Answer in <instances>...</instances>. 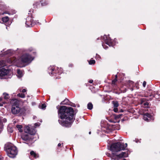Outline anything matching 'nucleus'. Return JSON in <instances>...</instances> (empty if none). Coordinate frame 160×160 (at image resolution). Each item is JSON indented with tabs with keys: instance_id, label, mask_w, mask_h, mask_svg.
Masks as SVG:
<instances>
[{
	"instance_id": "f8f14e48",
	"label": "nucleus",
	"mask_w": 160,
	"mask_h": 160,
	"mask_svg": "<svg viewBox=\"0 0 160 160\" xmlns=\"http://www.w3.org/2000/svg\"><path fill=\"white\" fill-rule=\"evenodd\" d=\"M119 156H120L121 158H122L127 157L128 156V151H127L126 152H122L121 153L118 154Z\"/></svg>"
},
{
	"instance_id": "ea45409f",
	"label": "nucleus",
	"mask_w": 160,
	"mask_h": 160,
	"mask_svg": "<svg viewBox=\"0 0 160 160\" xmlns=\"http://www.w3.org/2000/svg\"><path fill=\"white\" fill-rule=\"evenodd\" d=\"M128 83H129L130 84H132L134 82L133 81H128Z\"/></svg>"
},
{
	"instance_id": "aec40b11",
	"label": "nucleus",
	"mask_w": 160,
	"mask_h": 160,
	"mask_svg": "<svg viewBox=\"0 0 160 160\" xmlns=\"http://www.w3.org/2000/svg\"><path fill=\"white\" fill-rule=\"evenodd\" d=\"M87 108L89 110H92L93 108V105L91 102H89L87 105Z\"/></svg>"
},
{
	"instance_id": "a211bd4d",
	"label": "nucleus",
	"mask_w": 160,
	"mask_h": 160,
	"mask_svg": "<svg viewBox=\"0 0 160 160\" xmlns=\"http://www.w3.org/2000/svg\"><path fill=\"white\" fill-rule=\"evenodd\" d=\"M114 107H118L119 106V104L118 101H112Z\"/></svg>"
},
{
	"instance_id": "9b49d317",
	"label": "nucleus",
	"mask_w": 160,
	"mask_h": 160,
	"mask_svg": "<svg viewBox=\"0 0 160 160\" xmlns=\"http://www.w3.org/2000/svg\"><path fill=\"white\" fill-rule=\"evenodd\" d=\"M8 71L4 68L0 69V76L1 77L7 75L8 73Z\"/></svg>"
},
{
	"instance_id": "de8ad7c7",
	"label": "nucleus",
	"mask_w": 160,
	"mask_h": 160,
	"mask_svg": "<svg viewBox=\"0 0 160 160\" xmlns=\"http://www.w3.org/2000/svg\"><path fill=\"white\" fill-rule=\"evenodd\" d=\"M123 111L122 110V109H121L120 111H119V112H122Z\"/></svg>"
},
{
	"instance_id": "1a4fd4ad",
	"label": "nucleus",
	"mask_w": 160,
	"mask_h": 160,
	"mask_svg": "<svg viewBox=\"0 0 160 160\" xmlns=\"http://www.w3.org/2000/svg\"><path fill=\"white\" fill-rule=\"evenodd\" d=\"M33 20L32 17H28L26 18L25 22L27 27H32L33 26Z\"/></svg>"
},
{
	"instance_id": "72a5a7b5",
	"label": "nucleus",
	"mask_w": 160,
	"mask_h": 160,
	"mask_svg": "<svg viewBox=\"0 0 160 160\" xmlns=\"http://www.w3.org/2000/svg\"><path fill=\"white\" fill-rule=\"evenodd\" d=\"M17 73L18 74H19L20 75H21L22 72L20 70H18L17 71Z\"/></svg>"
},
{
	"instance_id": "f03ea898",
	"label": "nucleus",
	"mask_w": 160,
	"mask_h": 160,
	"mask_svg": "<svg viewBox=\"0 0 160 160\" xmlns=\"http://www.w3.org/2000/svg\"><path fill=\"white\" fill-rule=\"evenodd\" d=\"M25 133H22L21 138L24 141V142L28 145H31L34 138L32 135L36 133V131L34 129L31 128L28 126H27L24 129Z\"/></svg>"
},
{
	"instance_id": "0eeeda50",
	"label": "nucleus",
	"mask_w": 160,
	"mask_h": 160,
	"mask_svg": "<svg viewBox=\"0 0 160 160\" xmlns=\"http://www.w3.org/2000/svg\"><path fill=\"white\" fill-rule=\"evenodd\" d=\"M49 73L53 76H56L57 74L60 75L62 72V71L58 68L50 67L49 68Z\"/></svg>"
},
{
	"instance_id": "2eb2a0df",
	"label": "nucleus",
	"mask_w": 160,
	"mask_h": 160,
	"mask_svg": "<svg viewBox=\"0 0 160 160\" xmlns=\"http://www.w3.org/2000/svg\"><path fill=\"white\" fill-rule=\"evenodd\" d=\"M2 20L3 22L7 23L9 20V18L8 17L6 16L2 17Z\"/></svg>"
},
{
	"instance_id": "f257e3e1",
	"label": "nucleus",
	"mask_w": 160,
	"mask_h": 160,
	"mask_svg": "<svg viewBox=\"0 0 160 160\" xmlns=\"http://www.w3.org/2000/svg\"><path fill=\"white\" fill-rule=\"evenodd\" d=\"M58 109V114L59 118L61 119H59V123L63 127L66 128L71 127L72 123L75 119V113L72 107H67L65 106H60Z\"/></svg>"
},
{
	"instance_id": "ddd939ff",
	"label": "nucleus",
	"mask_w": 160,
	"mask_h": 160,
	"mask_svg": "<svg viewBox=\"0 0 160 160\" xmlns=\"http://www.w3.org/2000/svg\"><path fill=\"white\" fill-rule=\"evenodd\" d=\"M17 59L15 57H13L11 58L8 60V62H10L11 63L14 64L16 62Z\"/></svg>"
},
{
	"instance_id": "6e6552de",
	"label": "nucleus",
	"mask_w": 160,
	"mask_h": 160,
	"mask_svg": "<svg viewBox=\"0 0 160 160\" xmlns=\"http://www.w3.org/2000/svg\"><path fill=\"white\" fill-rule=\"evenodd\" d=\"M149 96L150 97H152L151 98H150V100H152L153 98H155L157 100L160 101V94L158 92L152 91Z\"/></svg>"
},
{
	"instance_id": "473e14b6",
	"label": "nucleus",
	"mask_w": 160,
	"mask_h": 160,
	"mask_svg": "<svg viewBox=\"0 0 160 160\" xmlns=\"http://www.w3.org/2000/svg\"><path fill=\"white\" fill-rule=\"evenodd\" d=\"M142 104H143L145 106H148L149 105V103L147 101L144 103H143Z\"/></svg>"
},
{
	"instance_id": "c85d7f7f",
	"label": "nucleus",
	"mask_w": 160,
	"mask_h": 160,
	"mask_svg": "<svg viewBox=\"0 0 160 160\" xmlns=\"http://www.w3.org/2000/svg\"><path fill=\"white\" fill-rule=\"evenodd\" d=\"M121 114H118L117 115H116L115 116V119H119L121 118Z\"/></svg>"
},
{
	"instance_id": "79ce46f5",
	"label": "nucleus",
	"mask_w": 160,
	"mask_h": 160,
	"mask_svg": "<svg viewBox=\"0 0 160 160\" xmlns=\"http://www.w3.org/2000/svg\"><path fill=\"white\" fill-rule=\"evenodd\" d=\"M26 92V90L25 89H23L22 90V92L23 93H24Z\"/></svg>"
},
{
	"instance_id": "4d7b16f0",
	"label": "nucleus",
	"mask_w": 160,
	"mask_h": 160,
	"mask_svg": "<svg viewBox=\"0 0 160 160\" xmlns=\"http://www.w3.org/2000/svg\"><path fill=\"white\" fill-rule=\"evenodd\" d=\"M123 160H126L124 158L123 159Z\"/></svg>"
},
{
	"instance_id": "4c0bfd02",
	"label": "nucleus",
	"mask_w": 160,
	"mask_h": 160,
	"mask_svg": "<svg viewBox=\"0 0 160 160\" xmlns=\"http://www.w3.org/2000/svg\"><path fill=\"white\" fill-rule=\"evenodd\" d=\"M70 105H71V106L74 107H76V105L75 104H74L73 103H72V104H71Z\"/></svg>"
},
{
	"instance_id": "f3484780",
	"label": "nucleus",
	"mask_w": 160,
	"mask_h": 160,
	"mask_svg": "<svg viewBox=\"0 0 160 160\" xmlns=\"http://www.w3.org/2000/svg\"><path fill=\"white\" fill-rule=\"evenodd\" d=\"M16 127L18 128L19 131L20 132H22L23 131L22 128V126L21 125H17L16 126Z\"/></svg>"
},
{
	"instance_id": "c756f323",
	"label": "nucleus",
	"mask_w": 160,
	"mask_h": 160,
	"mask_svg": "<svg viewBox=\"0 0 160 160\" xmlns=\"http://www.w3.org/2000/svg\"><path fill=\"white\" fill-rule=\"evenodd\" d=\"M113 111L115 112H118V109L117 107H114L113 109Z\"/></svg>"
},
{
	"instance_id": "5701e85b",
	"label": "nucleus",
	"mask_w": 160,
	"mask_h": 160,
	"mask_svg": "<svg viewBox=\"0 0 160 160\" xmlns=\"http://www.w3.org/2000/svg\"><path fill=\"white\" fill-rule=\"evenodd\" d=\"M95 63V61L94 60H90L89 61V63L90 65L94 64Z\"/></svg>"
},
{
	"instance_id": "5fc2aeb1",
	"label": "nucleus",
	"mask_w": 160,
	"mask_h": 160,
	"mask_svg": "<svg viewBox=\"0 0 160 160\" xmlns=\"http://www.w3.org/2000/svg\"><path fill=\"white\" fill-rule=\"evenodd\" d=\"M38 3H38V2H36V4H38Z\"/></svg>"
},
{
	"instance_id": "864d4df0",
	"label": "nucleus",
	"mask_w": 160,
	"mask_h": 160,
	"mask_svg": "<svg viewBox=\"0 0 160 160\" xmlns=\"http://www.w3.org/2000/svg\"><path fill=\"white\" fill-rule=\"evenodd\" d=\"M91 132L90 131L89 132V134H91Z\"/></svg>"
},
{
	"instance_id": "58836bf2",
	"label": "nucleus",
	"mask_w": 160,
	"mask_h": 160,
	"mask_svg": "<svg viewBox=\"0 0 160 160\" xmlns=\"http://www.w3.org/2000/svg\"><path fill=\"white\" fill-rule=\"evenodd\" d=\"M143 118L144 120H145V121H146L148 120L147 117H146V116L144 115L143 116Z\"/></svg>"
},
{
	"instance_id": "3c124183",
	"label": "nucleus",
	"mask_w": 160,
	"mask_h": 160,
	"mask_svg": "<svg viewBox=\"0 0 160 160\" xmlns=\"http://www.w3.org/2000/svg\"><path fill=\"white\" fill-rule=\"evenodd\" d=\"M2 98H0V101H2Z\"/></svg>"
},
{
	"instance_id": "cd10ccee",
	"label": "nucleus",
	"mask_w": 160,
	"mask_h": 160,
	"mask_svg": "<svg viewBox=\"0 0 160 160\" xmlns=\"http://www.w3.org/2000/svg\"><path fill=\"white\" fill-rule=\"evenodd\" d=\"M147 100L146 98H142L141 100V104H142L143 103L146 102Z\"/></svg>"
},
{
	"instance_id": "7ed1b4c3",
	"label": "nucleus",
	"mask_w": 160,
	"mask_h": 160,
	"mask_svg": "<svg viewBox=\"0 0 160 160\" xmlns=\"http://www.w3.org/2000/svg\"><path fill=\"white\" fill-rule=\"evenodd\" d=\"M125 146L124 143L118 142L112 144L111 145L110 150L112 152V156L111 159L114 160H118L120 158V156H119L118 154H116L115 153V152H117L120 151L122 150L125 149V148L127 146V144H125Z\"/></svg>"
},
{
	"instance_id": "423d86ee",
	"label": "nucleus",
	"mask_w": 160,
	"mask_h": 160,
	"mask_svg": "<svg viewBox=\"0 0 160 160\" xmlns=\"http://www.w3.org/2000/svg\"><path fill=\"white\" fill-rule=\"evenodd\" d=\"M31 55L28 53L23 54L19 58V60L22 63H26L30 62L33 60Z\"/></svg>"
},
{
	"instance_id": "8fccbe9b",
	"label": "nucleus",
	"mask_w": 160,
	"mask_h": 160,
	"mask_svg": "<svg viewBox=\"0 0 160 160\" xmlns=\"http://www.w3.org/2000/svg\"><path fill=\"white\" fill-rule=\"evenodd\" d=\"M0 160H3V158L1 157H0Z\"/></svg>"
},
{
	"instance_id": "a878e982",
	"label": "nucleus",
	"mask_w": 160,
	"mask_h": 160,
	"mask_svg": "<svg viewBox=\"0 0 160 160\" xmlns=\"http://www.w3.org/2000/svg\"><path fill=\"white\" fill-rule=\"evenodd\" d=\"M144 116L150 118H151L152 117V115L148 113H145L144 114Z\"/></svg>"
},
{
	"instance_id": "20e7f679",
	"label": "nucleus",
	"mask_w": 160,
	"mask_h": 160,
	"mask_svg": "<svg viewBox=\"0 0 160 160\" xmlns=\"http://www.w3.org/2000/svg\"><path fill=\"white\" fill-rule=\"evenodd\" d=\"M12 113L13 114H19L21 115H24L26 113V109L24 108L19 107V102L16 99H14L12 100Z\"/></svg>"
},
{
	"instance_id": "4be33fe9",
	"label": "nucleus",
	"mask_w": 160,
	"mask_h": 160,
	"mask_svg": "<svg viewBox=\"0 0 160 160\" xmlns=\"http://www.w3.org/2000/svg\"><path fill=\"white\" fill-rule=\"evenodd\" d=\"M18 96L21 98H24L25 97L24 94L22 93H19L18 94Z\"/></svg>"
},
{
	"instance_id": "c03bdc74",
	"label": "nucleus",
	"mask_w": 160,
	"mask_h": 160,
	"mask_svg": "<svg viewBox=\"0 0 160 160\" xmlns=\"http://www.w3.org/2000/svg\"><path fill=\"white\" fill-rule=\"evenodd\" d=\"M118 76L117 75H116L115 76V78L114 79H116V80H117Z\"/></svg>"
},
{
	"instance_id": "bb28decb",
	"label": "nucleus",
	"mask_w": 160,
	"mask_h": 160,
	"mask_svg": "<svg viewBox=\"0 0 160 160\" xmlns=\"http://www.w3.org/2000/svg\"><path fill=\"white\" fill-rule=\"evenodd\" d=\"M3 51H4V50H3L1 52V53L0 54L2 55V57L4 56L7 55L6 52L5 51L3 52Z\"/></svg>"
},
{
	"instance_id": "4468645a",
	"label": "nucleus",
	"mask_w": 160,
	"mask_h": 160,
	"mask_svg": "<svg viewBox=\"0 0 160 160\" xmlns=\"http://www.w3.org/2000/svg\"><path fill=\"white\" fill-rule=\"evenodd\" d=\"M69 100L68 99L66 98L64 100L61 102V105H67L69 104Z\"/></svg>"
},
{
	"instance_id": "c9c22d12",
	"label": "nucleus",
	"mask_w": 160,
	"mask_h": 160,
	"mask_svg": "<svg viewBox=\"0 0 160 160\" xmlns=\"http://www.w3.org/2000/svg\"><path fill=\"white\" fill-rule=\"evenodd\" d=\"M146 85V82L144 81L143 83V86L144 87H145Z\"/></svg>"
},
{
	"instance_id": "49530a36",
	"label": "nucleus",
	"mask_w": 160,
	"mask_h": 160,
	"mask_svg": "<svg viewBox=\"0 0 160 160\" xmlns=\"http://www.w3.org/2000/svg\"><path fill=\"white\" fill-rule=\"evenodd\" d=\"M96 57H100V56L97 54H96Z\"/></svg>"
},
{
	"instance_id": "e433bc0d",
	"label": "nucleus",
	"mask_w": 160,
	"mask_h": 160,
	"mask_svg": "<svg viewBox=\"0 0 160 160\" xmlns=\"http://www.w3.org/2000/svg\"><path fill=\"white\" fill-rule=\"evenodd\" d=\"M40 125V124L39 123H36L34 124V125L36 127H38Z\"/></svg>"
},
{
	"instance_id": "393cba45",
	"label": "nucleus",
	"mask_w": 160,
	"mask_h": 160,
	"mask_svg": "<svg viewBox=\"0 0 160 160\" xmlns=\"http://www.w3.org/2000/svg\"><path fill=\"white\" fill-rule=\"evenodd\" d=\"M117 80H116V79H114L112 81V86H115L116 85V83L117 82Z\"/></svg>"
},
{
	"instance_id": "39448f33",
	"label": "nucleus",
	"mask_w": 160,
	"mask_h": 160,
	"mask_svg": "<svg viewBox=\"0 0 160 160\" xmlns=\"http://www.w3.org/2000/svg\"><path fill=\"white\" fill-rule=\"evenodd\" d=\"M4 150L7 156L10 158H15L18 153L17 148L11 143H7L5 145Z\"/></svg>"
},
{
	"instance_id": "37998d69",
	"label": "nucleus",
	"mask_w": 160,
	"mask_h": 160,
	"mask_svg": "<svg viewBox=\"0 0 160 160\" xmlns=\"http://www.w3.org/2000/svg\"><path fill=\"white\" fill-rule=\"evenodd\" d=\"M2 123L1 120H0V128H1V127L2 126Z\"/></svg>"
},
{
	"instance_id": "b1692460",
	"label": "nucleus",
	"mask_w": 160,
	"mask_h": 160,
	"mask_svg": "<svg viewBox=\"0 0 160 160\" xmlns=\"http://www.w3.org/2000/svg\"><path fill=\"white\" fill-rule=\"evenodd\" d=\"M0 66H1V67L5 66L4 61L3 60H1L0 61Z\"/></svg>"
},
{
	"instance_id": "f704fd0d",
	"label": "nucleus",
	"mask_w": 160,
	"mask_h": 160,
	"mask_svg": "<svg viewBox=\"0 0 160 160\" xmlns=\"http://www.w3.org/2000/svg\"><path fill=\"white\" fill-rule=\"evenodd\" d=\"M5 52H6L7 55L9 54L10 53H11L10 50H8Z\"/></svg>"
},
{
	"instance_id": "6ab92c4d",
	"label": "nucleus",
	"mask_w": 160,
	"mask_h": 160,
	"mask_svg": "<svg viewBox=\"0 0 160 160\" xmlns=\"http://www.w3.org/2000/svg\"><path fill=\"white\" fill-rule=\"evenodd\" d=\"M3 94L4 95V99H7L9 98L10 97L9 96V94L8 93L4 92Z\"/></svg>"
},
{
	"instance_id": "412c9836",
	"label": "nucleus",
	"mask_w": 160,
	"mask_h": 160,
	"mask_svg": "<svg viewBox=\"0 0 160 160\" xmlns=\"http://www.w3.org/2000/svg\"><path fill=\"white\" fill-rule=\"evenodd\" d=\"M30 155L31 156H33L34 157V158H36L37 156V155L36 153L35 152H34L33 151H32L30 152Z\"/></svg>"
},
{
	"instance_id": "7c9ffc66",
	"label": "nucleus",
	"mask_w": 160,
	"mask_h": 160,
	"mask_svg": "<svg viewBox=\"0 0 160 160\" xmlns=\"http://www.w3.org/2000/svg\"><path fill=\"white\" fill-rule=\"evenodd\" d=\"M106 154L107 156L110 157L111 158L112 156V154H111L108 152H107L106 153Z\"/></svg>"
},
{
	"instance_id": "9d476101",
	"label": "nucleus",
	"mask_w": 160,
	"mask_h": 160,
	"mask_svg": "<svg viewBox=\"0 0 160 160\" xmlns=\"http://www.w3.org/2000/svg\"><path fill=\"white\" fill-rule=\"evenodd\" d=\"M104 36H105L106 39L105 40V42L106 44L108 45L109 46L113 47L115 45V44L112 41V40L107 37L106 35H105Z\"/></svg>"
},
{
	"instance_id": "dca6fc26",
	"label": "nucleus",
	"mask_w": 160,
	"mask_h": 160,
	"mask_svg": "<svg viewBox=\"0 0 160 160\" xmlns=\"http://www.w3.org/2000/svg\"><path fill=\"white\" fill-rule=\"evenodd\" d=\"M41 4L42 6H45L47 5L48 3V1H43V0L40 1Z\"/></svg>"
},
{
	"instance_id": "a18cd8bd",
	"label": "nucleus",
	"mask_w": 160,
	"mask_h": 160,
	"mask_svg": "<svg viewBox=\"0 0 160 160\" xmlns=\"http://www.w3.org/2000/svg\"><path fill=\"white\" fill-rule=\"evenodd\" d=\"M61 145V144L60 143H59L58 144V147H60Z\"/></svg>"
},
{
	"instance_id": "6e6d98bb",
	"label": "nucleus",
	"mask_w": 160,
	"mask_h": 160,
	"mask_svg": "<svg viewBox=\"0 0 160 160\" xmlns=\"http://www.w3.org/2000/svg\"><path fill=\"white\" fill-rule=\"evenodd\" d=\"M86 84V86H88V84Z\"/></svg>"
},
{
	"instance_id": "603ef678",
	"label": "nucleus",
	"mask_w": 160,
	"mask_h": 160,
	"mask_svg": "<svg viewBox=\"0 0 160 160\" xmlns=\"http://www.w3.org/2000/svg\"><path fill=\"white\" fill-rule=\"evenodd\" d=\"M69 67H72V64H70V65H69Z\"/></svg>"
},
{
	"instance_id": "09e8293b",
	"label": "nucleus",
	"mask_w": 160,
	"mask_h": 160,
	"mask_svg": "<svg viewBox=\"0 0 160 160\" xmlns=\"http://www.w3.org/2000/svg\"><path fill=\"white\" fill-rule=\"evenodd\" d=\"M3 104L0 103V106H2Z\"/></svg>"
},
{
	"instance_id": "2f4dec72",
	"label": "nucleus",
	"mask_w": 160,
	"mask_h": 160,
	"mask_svg": "<svg viewBox=\"0 0 160 160\" xmlns=\"http://www.w3.org/2000/svg\"><path fill=\"white\" fill-rule=\"evenodd\" d=\"M46 107V105L45 103L42 104L41 106V108L42 109H44Z\"/></svg>"
},
{
	"instance_id": "a19ab883",
	"label": "nucleus",
	"mask_w": 160,
	"mask_h": 160,
	"mask_svg": "<svg viewBox=\"0 0 160 160\" xmlns=\"http://www.w3.org/2000/svg\"><path fill=\"white\" fill-rule=\"evenodd\" d=\"M88 82L90 83H92L93 82V80L91 79L90 80H89Z\"/></svg>"
}]
</instances>
